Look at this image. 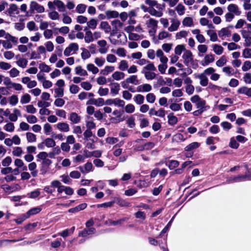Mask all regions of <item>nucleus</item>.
Returning <instances> with one entry per match:
<instances>
[{"label": "nucleus", "mask_w": 251, "mask_h": 251, "mask_svg": "<svg viewBox=\"0 0 251 251\" xmlns=\"http://www.w3.org/2000/svg\"><path fill=\"white\" fill-rule=\"evenodd\" d=\"M249 175L245 174L244 175H239L237 176H232L227 178L226 183L230 184L234 182H239L244 181L247 180L251 179Z\"/></svg>", "instance_id": "f257e3e1"}, {"label": "nucleus", "mask_w": 251, "mask_h": 251, "mask_svg": "<svg viewBox=\"0 0 251 251\" xmlns=\"http://www.w3.org/2000/svg\"><path fill=\"white\" fill-rule=\"evenodd\" d=\"M79 49L78 45L76 43H71L66 47L63 52L65 56H69L76 53Z\"/></svg>", "instance_id": "f03ea898"}, {"label": "nucleus", "mask_w": 251, "mask_h": 251, "mask_svg": "<svg viewBox=\"0 0 251 251\" xmlns=\"http://www.w3.org/2000/svg\"><path fill=\"white\" fill-rule=\"evenodd\" d=\"M30 11L32 13L36 11L38 13H42L45 12V8L43 6L39 4L37 1L32 0L29 3Z\"/></svg>", "instance_id": "7ed1b4c3"}, {"label": "nucleus", "mask_w": 251, "mask_h": 251, "mask_svg": "<svg viewBox=\"0 0 251 251\" xmlns=\"http://www.w3.org/2000/svg\"><path fill=\"white\" fill-rule=\"evenodd\" d=\"M200 146V143L197 142L191 143V144L186 146L185 148H184V150L185 151L188 152L187 154L186 155V157H189L192 156L193 152H191V151H193L194 150L198 148Z\"/></svg>", "instance_id": "20e7f679"}, {"label": "nucleus", "mask_w": 251, "mask_h": 251, "mask_svg": "<svg viewBox=\"0 0 251 251\" xmlns=\"http://www.w3.org/2000/svg\"><path fill=\"white\" fill-rule=\"evenodd\" d=\"M240 33L243 38L244 39L246 46L250 47L251 46V31L242 29L240 31Z\"/></svg>", "instance_id": "39448f33"}, {"label": "nucleus", "mask_w": 251, "mask_h": 251, "mask_svg": "<svg viewBox=\"0 0 251 251\" xmlns=\"http://www.w3.org/2000/svg\"><path fill=\"white\" fill-rule=\"evenodd\" d=\"M227 10L228 12L233 13L234 15L237 16H240L242 13L239 6L234 3L229 4L227 7Z\"/></svg>", "instance_id": "423d86ee"}, {"label": "nucleus", "mask_w": 251, "mask_h": 251, "mask_svg": "<svg viewBox=\"0 0 251 251\" xmlns=\"http://www.w3.org/2000/svg\"><path fill=\"white\" fill-rule=\"evenodd\" d=\"M78 169L83 174H86L93 171V166L91 162H87L83 166H80Z\"/></svg>", "instance_id": "0eeeda50"}, {"label": "nucleus", "mask_w": 251, "mask_h": 251, "mask_svg": "<svg viewBox=\"0 0 251 251\" xmlns=\"http://www.w3.org/2000/svg\"><path fill=\"white\" fill-rule=\"evenodd\" d=\"M7 14L10 17H15V15L19 13V8L15 3H11L6 10Z\"/></svg>", "instance_id": "6e6552de"}, {"label": "nucleus", "mask_w": 251, "mask_h": 251, "mask_svg": "<svg viewBox=\"0 0 251 251\" xmlns=\"http://www.w3.org/2000/svg\"><path fill=\"white\" fill-rule=\"evenodd\" d=\"M171 25L168 28V30L170 32H174L176 31L180 25V21L176 18H172L171 20Z\"/></svg>", "instance_id": "1a4fd4ad"}, {"label": "nucleus", "mask_w": 251, "mask_h": 251, "mask_svg": "<svg viewBox=\"0 0 251 251\" xmlns=\"http://www.w3.org/2000/svg\"><path fill=\"white\" fill-rule=\"evenodd\" d=\"M182 58L184 59V62L188 65L193 61V54L192 52L189 50H185L182 55Z\"/></svg>", "instance_id": "9d476101"}, {"label": "nucleus", "mask_w": 251, "mask_h": 251, "mask_svg": "<svg viewBox=\"0 0 251 251\" xmlns=\"http://www.w3.org/2000/svg\"><path fill=\"white\" fill-rule=\"evenodd\" d=\"M98 45L100 47L99 51L100 54H105L108 50V47H106L107 42L104 40H99L98 42Z\"/></svg>", "instance_id": "9b49d317"}, {"label": "nucleus", "mask_w": 251, "mask_h": 251, "mask_svg": "<svg viewBox=\"0 0 251 251\" xmlns=\"http://www.w3.org/2000/svg\"><path fill=\"white\" fill-rule=\"evenodd\" d=\"M151 86L147 83L143 84L137 86L136 91L140 93H148L151 90Z\"/></svg>", "instance_id": "f8f14e48"}, {"label": "nucleus", "mask_w": 251, "mask_h": 251, "mask_svg": "<svg viewBox=\"0 0 251 251\" xmlns=\"http://www.w3.org/2000/svg\"><path fill=\"white\" fill-rule=\"evenodd\" d=\"M55 126L61 132H67L70 130L69 124L65 122L58 123Z\"/></svg>", "instance_id": "ddd939ff"}, {"label": "nucleus", "mask_w": 251, "mask_h": 251, "mask_svg": "<svg viewBox=\"0 0 251 251\" xmlns=\"http://www.w3.org/2000/svg\"><path fill=\"white\" fill-rule=\"evenodd\" d=\"M104 103V100L102 98H99L98 99H90L87 102V104H94L97 106H101Z\"/></svg>", "instance_id": "4468645a"}, {"label": "nucleus", "mask_w": 251, "mask_h": 251, "mask_svg": "<svg viewBox=\"0 0 251 251\" xmlns=\"http://www.w3.org/2000/svg\"><path fill=\"white\" fill-rule=\"evenodd\" d=\"M231 35V31L226 27L222 28L218 31V35L222 39H224L226 37H228Z\"/></svg>", "instance_id": "2eb2a0df"}, {"label": "nucleus", "mask_w": 251, "mask_h": 251, "mask_svg": "<svg viewBox=\"0 0 251 251\" xmlns=\"http://www.w3.org/2000/svg\"><path fill=\"white\" fill-rule=\"evenodd\" d=\"M156 55L157 57L159 58L160 61L162 63H167L168 59L164 55V52L162 50L158 49L156 51Z\"/></svg>", "instance_id": "dca6fc26"}, {"label": "nucleus", "mask_w": 251, "mask_h": 251, "mask_svg": "<svg viewBox=\"0 0 251 251\" xmlns=\"http://www.w3.org/2000/svg\"><path fill=\"white\" fill-rule=\"evenodd\" d=\"M5 41L10 42L11 44L17 45L18 43V39L17 37L11 35L10 34L5 32V34L4 36Z\"/></svg>", "instance_id": "f3484780"}, {"label": "nucleus", "mask_w": 251, "mask_h": 251, "mask_svg": "<svg viewBox=\"0 0 251 251\" xmlns=\"http://www.w3.org/2000/svg\"><path fill=\"white\" fill-rule=\"evenodd\" d=\"M75 74L80 76H85L88 75V73L86 70L84 69L81 66H77L75 68Z\"/></svg>", "instance_id": "a211bd4d"}, {"label": "nucleus", "mask_w": 251, "mask_h": 251, "mask_svg": "<svg viewBox=\"0 0 251 251\" xmlns=\"http://www.w3.org/2000/svg\"><path fill=\"white\" fill-rule=\"evenodd\" d=\"M115 70V67L113 66H106L103 69L100 71V74L103 75H107L110 73L113 72Z\"/></svg>", "instance_id": "6ab92c4d"}, {"label": "nucleus", "mask_w": 251, "mask_h": 251, "mask_svg": "<svg viewBox=\"0 0 251 251\" xmlns=\"http://www.w3.org/2000/svg\"><path fill=\"white\" fill-rule=\"evenodd\" d=\"M196 77L200 79L201 85L205 86L208 84V78L204 74L197 75Z\"/></svg>", "instance_id": "aec40b11"}, {"label": "nucleus", "mask_w": 251, "mask_h": 251, "mask_svg": "<svg viewBox=\"0 0 251 251\" xmlns=\"http://www.w3.org/2000/svg\"><path fill=\"white\" fill-rule=\"evenodd\" d=\"M21 116V112L19 110L17 109H14L13 113H11L9 116V119L11 122H16L18 120V116Z\"/></svg>", "instance_id": "412c9836"}, {"label": "nucleus", "mask_w": 251, "mask_h": 251, "mask_svg": "<svg viewBox=\"0 0 251 251\" xmlns=\"http://www.w3.org/2000/svg\"><path fill=\"white\" fill-rule=\"evenodd\" d=\"M29 170L31 172V175L33 177H36L38 174V171L36 170L37 165L35 162H31L28 166Z\"/></svg>", "instance_id": "4be33fe9"}, {"label": "nucleus", "mask_w": 251, "mask_h": 251, "mask_svg": "<svg viewBox=\"0 0 251 251\" xmlns=\"http://www.w3.org/2000/svg\"><path fill=\"white\" fill-rule=\"evenodd\" d=\"M87 27H85L84 30L86 31L84 40L86 43H89L94 41L93 33L90 30H87Z\"/></svg>", "instance_id": "5701e85b"}, {"label": "nucleus", "mask_w": 251, "mask_h": 251, "mask_svg": "<svg viewBox=\"0 0 251 251\" xmlns=\"http://www.w3.org/2000/svg\"><path fill=\"white\" fill-rule=\"evenodd\" d=\"M111 25L115 31L120 30L123 26L124 24L119 20H115L112 21Z\"/></svg>", "instance_id": "b1692460"}, {"label": "nucleus", "mask_w": 251, "mask_h": 251, "mask_svg": "<svg viewBox=\"0 0 251 251\" xmlns=\"http://www.w3.org/2000/svg\"><path fill=\"white\" fill-rule=\"evenodd\" d=\"M115 202H116L119 206L121 207H128L130 205V202L120 198H115Z\"/></svg>", "instance_id": "393cba45"}, {"label": "nucleus", "mask_w": 251, "mask_h": 251, "mask_svg": "<svg viewBox=\"0 0 251 251\" xmlns=\"http://www.w3.org/2000/svg\"><path fill=\"white\" fill-rule=\"evenodd\" d=\"M105 16L107 19L116 18L119 16L118 12L115 10H107L105 12Z\"/></svg>", "instance_id": "a878e982"}, {"label": "nucleus", "mask_w": 251, "mask_h": 251, "mask_svg": "<svg viewBox=\"0 0 251 251\" xmlns=\"http://www.w3.org/2000/svg\"><path fill=\"white\" fill-rule=\"evenodd\" d=\"M86 126L87 129L92 130L96 127V124L93 122L92 118L90 117H87V120L86 121Z\"/></svg>", "instance_id": "bb28decb"}, {"label": "nucleus", "mask_w": 251, "mask_h": 251, "mask_svg": "<svg viewBox=\"0 0 251 251\" xmlns=\"http://www.w3.org/2000/svg\"><path fill=\"white\" fill-rule=\"evenodd\" d=\"M54 3L58 9L59 12L65 11V5L63 1L60 0H54Z\"/></svg>", "instance_id": "cd10ccee"}, {"label": "nucleus", "mask_w": 251, "mask_h": 251, "mask_svg": "<svg viewBox=\"0 0 251 251\" xmlns=\"http://www.w3.org/2000/svg\"><path fill=\"white\" fill-rule=\"evenodd\" d=\"M70 120L74 124H77L80 122L81 118L75 112L70 114Z\"/></svg>", "instance_id": "c85d7f7f"}, {"label": "nucleus", "mask_w": 251, "mask_h": 251, "mask_svg": "<svg viewBox=\"0 0 251 251\" xmlns=\"http://www.w3.org/2000/svg\"><path fill=\"white\" fill-rule=\"evenodd\" d=\"M182 24L184 26H192L194 25L193 20L191 17H186L183 19Z\"/></svg>", "instance_id": "c756f323"}, {"label": "nucleus", "mask_w": 251, "mask_h": 251, "mask_svg": "<svg viewBox=\"0 0 251 251\" xmlns=\"http://www.w3.org/2000/svg\"><path fill=\"white\" fill-rule=\"evenodd\" d=\"M215 59L214 55L212 54H207L204 58V63L202 64V65H207L209 63L214 62Z\"/></svg>", "instance_id": "7c9ffc66"}, {"label": "nucleus", "mask_w": 251, "mask_h": 251, "mask_svg": "<svg viewBox=\"0 0 251 251\" xmlns=\"http://www.w3.org/2000/svg\"><path fill=\"white\" fill-rule=\"evenodd\" d=\"M48 16L50 20L53 21L59 20L60 18L59 13L55 10H52L49 12Z\"/></svg>", "instance_id": "2f4dec72"}, {"label": "nucleus", "mask_w": 251, "mask_h": 251, "mask_svg": "<svg viewBox=\"0 0 251 251\" xmlns=\"http://www.w3.org/2000/svg\"><path fill=\"white\" fill-rule=\"evenodd\" d=\"M125 76V74L120 71H116L112 75V78L117 81L124 79Z\"/></svg>", "instance_id": "473e14b6"}, {"label": "nucleus", "mask_w": 251, "mask_h": 251, "mask_svg": "<svg viewBox=\"0 0 251 251\" xmlns=\"http://www.w3.org/2000/svg\"><path fill=\"white\" fill-rule=\"evenodd\" d=\"M100 28L103 30L105 33H109L111 29L108 22L106 21H103L100 23Z\"/></svg>", "instance_id": "72a5a7b5"}, {"label": "nucleus", "mask_w": 251, "mask_h": 251, "mask_svg": "<svg viewBox=\"0 0 251 251\" xmlns=\"http://www.w3.org/2000/svg\"><path fill=\"white\" fill-rule=\"evenodd\" d=\"M175 10L179 16L183 15L185 13V7L181 3H178L175 7Z\"/></svg>", "instance_id": "f704fd0d"}, {"label": "nucleus", "mask_w": 251, "mask_h": 251, "mask_svg": "<svg viewBox=\"0 0 251 251\" xmlns=\"http://www.w3.org/2000/svg\"><path fill=\"white\" fill-rule=\"evenodd\" d=\"M87 70L93 74H96L99 73V69L92 63H89L86 65Z\"/></svg>", "instance_id": "c9c22d12"}, {"label": "nucleus", "mask_w": 251, "mask_h": 251, "mask_svg": "<svg viewBox=\"0 0 251 251\" xmlns=\"http://www.w3.org/2000/svg\"><path fill=\"white\" fill-rule=\"evenodd\" d=\"M94 63L98 67H101L105 63V58L102 56L96 57L94 59Z\"/></svg>", "instance_id": "e433bc0d"}, {"label": "nucleus", "mask_w": 251, "mask_h": 251, "mask_svg": "<svg viewBox=\"0 0 251 251\" xmlns=\"http://www.w3.org/2000/svg\"><path fill=\"white\" fill-rule=\"evenodd\" d=\"M126 79V82H128L129 83L137 85L139 83V81L137 76L136 75H130L128 77H127Z\"/></svg>", "instance_id": "4c0bfd02"}, {"label": "nucleus", "mask_w": 251, "mask_h": 251, "mask_svg": "<svg viewBox=\"0 0 251 251\" xmlns=\"http://www.w3.org/2000/svg\"><path fill=\"white\" fill-rule=\"evenodd\" d=\"M207 34L210 37V40L212 42H216L218 40L217 33L214 30H208L206 31Z\"/></svg>", "instance_id": "58836bf2"}, {"label": "nucleus", "mask_w": 251, "mask_h": 251, "mask_svg": "<svg viewBox=\"0 0 251 251\" xmlns=\"http://www.w3.org/2000/svg\"><path fill=\"white\" fill-rule=\"evenodd\" d=\"M120 89V84L118 83H112L110 84L111 92L114 94L118 93Z\"/></svg>", "instance_id": "ea45409f"}, {"label": "nucleus", "mask_w": 251, "mask_h": 251, "mask_svg": "<svg viewBox=\"0 0 251 251\" xmlns=\"http://www.w3.org/2000/svg\"><path fill=\"white\" fill-rule=\"evenodd\" d=\"M82 52L81 53V57L83 60H86L91 57V53L90 51L84 48H81Z\"/></svg>", "instance_id": "a19ab883"}, {"label": "nucleus", "mask_w": 251, "mask_h": 251, "mask_svg": "<svg viewBox=\"0 0 251 251\" xmlns=\"http://www.w3.org/2000/svg\"><path fill=\"white\" fill-rule=\"evenodd\" d=\"M144 74L145 77L147 80H152L154 79L156 76V74L151 71H146L142 72Z\"/></svg>", "instance_id": "79ce46f5"}, {"label": "nucleus", "mask_w": 251, "mask_h": 251, "mask_svg": "<svg viewBox=\"0 0 251 251\" xmlns=\"http://www.w3.org/2000/svg\"><path fill=\"white\" fill-rule=\"evenodd\" d=\"M128 68V62L126 60H122L119 64L118 68L122 71L127 70Z\"/></svg>", "instance_id": "37998d69"}, {"label": "nucleus", "mask_w": 251, "mask_h": 251, "mask_svg": "<svg viewBox=\"0 0 251 251\" xmlns=\"http://www.w3.org/2000/svg\"><path fill=\"white\" fill-rule=\"evenodd\" d=\"M156 70V68L152 62H148L146 66L143 67L142 72L146 71H154Z\"/></svg>", "instance_id": "c03bdc74"}, {"label": "nucleus", "mask_w": 251, "mask_h": 251, "mask_svg": "<svg viewBox=\"0 0 251 251\" xmlns=\"http://www.w3.org/2000/svg\"><path fill=\"white\" fill-rule=\"evenodd\" d=\"M179 162L175 160H170L166 163V165L170 170H173L174 169L177 167L179 166Z\"/></svg>", "instance_id": "a18cd8bd"}, {"label": "nucleus", "mask_w": 251, "mask_h": 251, "mask_svg": "<svg viewBox=\"0 0 251 251\" xmlns=\"http://www.w3.org/2000/svg\"><path fill=\"white\" fill-rule=\"evenodd\" d=\"M213 51L217 55H221L224 51V48L220 45L214 44L213 45Z\"/></svg>", "instance_id": "49530a36"}, {"label": "nucleus", "mask_w": 251, "mask_h": 251, "mask_svg": "<svg viewBox=\"0 0 251 251\" xmlns=\"http://www.w3.org/2000/svg\"><path fill=\"white\" fill-rule=\"evenodd\" d=\"M12 153L13 155L16 157H20L23 154V151L21 147H16L13 148Z\"/></svg>", "instance_id": "de8ad7c7"}, {"label": "nucleus", "mask_w": 251, "mask_h": 251, "mask_svg": "<svg viewBox=\"0 0 251 251\" xmlns=\"http://www.w3.org/2000/svg\"><path fill=\"white\" fill-rule=\"evenodd\" d=\"M44 143L48 148H52L55 146L56 143L53 139L48 138L45 139Z\"/></svg>", "instance_id": "09e8293b"}, {"label": "nucleus", "mask_w": 251, "mask_h": 251, "mask_svg": "<svg viewBox=\"0 0 251 251\" xmlns=\"http://www.w3.org/2000/svg\"><path fill=\"white\" fill-rule=\"evenodd\" d=\"M188 32L186 30H181L177 32L175 35V38L176 40L181 39L182 38H185L188 36Z\"/></svg>", "instance_id": "8fccbe9b"}, {"label": "nucleus", "mask_w": 251, "mask_h": 251, "mask_svg": "<svg viewBox=\"0 0 251 251\" xmlns=\"http://www.w3.org/2000/svg\"><path fill=\"white\" fill-rule=\"evenodd\" d=\"M168 124L171 126L176 125L177 122V118L171 113L168 115Z\"/></svg>", "instance_id": "3c124183"}, {"label": "nucleus", "mask_w": 251, "mask_h": 251, "mask_svg": "<svg viewBox=\"0 0 251 251\" xmlns=\"http://www.w3.org/2000/svg\"><path fill=\"white\" fill-rule=\"evenodd\" d=\"M171 36V34L168 31L163 30L159 33L158 38L159 40H162L167 38H170Z\"/></svg>", "instance_id": "603ef678"}, {"label": "nucleus", "mask_w": 251, "mask_h": 251, "mask_svg": "<svg viewBox=\"0 0 251 251\" xmlns=\"http://www.w3.org/2000/svg\"><path fill=\"white\" fill-rule=\"evenodd\" d=\"M148 11L149 13L152 16H155L156 17H160L162 16L163 13L161 11H157L154 8H150Z\"/></svg>", "instance_id": "864d4df0"}, {"label": "nucleus", "mask_w": 251, "mask_h": 251, "mask_svg": "<svg viewBox=\"0 0 251 251\" xmlns=\"http://www.w3.org/2000/svg\"><path fill=\"white\" fill-rule=\"evenodd\" d=\"M86 7L84 4L80 3L76 6L75 10L79 14H83L85 12Z\"/></svg>", "instance_id": "5fc2aeb1"}, {"label": "nucleus", "mask_w": 251, "mask_h": 251, "mask_svg": "<svg viewBox=\"0 0 251 251\" xmlns=\"http://www.w3.org/2000/svg\"><path fill=\"white\" fill-rule=\"evenodd\" d=\"M227 62L226 57L225 56H222L216 62V65L219 67L224 66Z\"/></svg>", "instance_id": "6e6d98bb"}, {"label": "nucleus", "mask_w": 251, "mask_h": 251, "mask_svg": "<svg viewBox=\"0 0 251 251\" xmlns=\"http://www.w3.org/2000/svg\"><path fill=\"white\" fill-rule=\"evenodd\" d=\"M185 50H186V49L184 45H178L176 47L175 49V52L176 54L180 55L182 51H184Z\"/></svg>", "instance_id": "4d7b16f0"}, {"label": "nucleus", "mask_w": 251, "mask_h": 251, "mask_svg": "<svg viewBox=\"0 0 251 251\" xmlns=\"http://www.w3.org/2000/svg\"><path fill=\"white\" fill-rule=\"evenodd\" d=\"M41 210L42 209L40 207H36L30 209L27 213V215L30 217L32 215L39 213Z\"/></svg>", "instance_id": "13d9d810"}, {"label": "nucleus", "mask_w": 251, "mask_h": 251, "mask_svg": "<svg viewBox=\"0 0 251 251\" xmlns=\"http://www.w3.org/2000/svg\"><path fill=\"white\" fill-rule=\"evenodd\" d=\"M3 129L7 132H12L15 129L14 125L12 123H8L3 126Z\"/></svg>", "instance_id": "bf43d9fd"}, {"label": "nucleus", "mask_w": 251, "mask_h": 251, "mask_svg": "<svg viewBox=\"0 0 251 251\" xmlns=\"http://www.w3.org/2000/svg\"><path fill=\"white\" fill-rule=\"evenodd\" d=\"M26 139L28 142L33 143L36 141V135L31 132H27L26 134Z\"/></svg>", "instance_id": "052dcab7"}, {"label": "nucleus", "mask_w": 251, "mask_h": 251, "mask_svg": "<svg viewBox=\"0 0 251 251\" xmlns=\"http://www.w3.org/2000/svg\"><path fill=\"white\" fill-rule=\"evenodd\" d=\"M87 25L89 28L95 29L97 26V21L94 19H92L87 22Z\"/></svg>", "instance_id": "680f3d73"}, {"label": "nucleus", "mask_w": 251, "mask_h": 251, "mask_svg": "<svg viewBox=\"0 0 251 251\" xmlns=\"http://www.w3.org/2000/svg\"><path fill=\"white\" fill-rule=\"evenodd\" d=\"M16 64L19 67H21L23 68H25L26 67L27 64V60L25 58H20L17 62Z\"/></svg>", "instance_id": "e2e57ef3"}, {"label": "nucleus", "mask_w": 251, "mask_h": 251, "mask_svg": "<svg viewBox=\"0 0 251 251\" xmlns=\"http://www.w3.org/2000/svg\"><path fill=\"white\" fill-rule=\"evenodd\" d=\"M247 24V23L246 22V21L245 20L242 19H240L237 20V21L235 24V27L236 29H240V28H241L244 26V25H246Z\"/></svg>", "instance_id": "0e129e2a"}, {"label": "nucleus", "mask_w": 251, "mask_h": 251, "mask_svg": "<svg viewBox=\"0 0 251 251\" xmlns=\"http://www.w3.org/2000/svg\"><path fill=\"white\" fill-rule=\"evenodd\" d=\"M26 27L30 31H36L38 29L35 22L33 21H30L28 22L26 24Z\"/></svg>", "instance_id": "69168bd1"}, {"label": "nucleus", "mask_w": 251, "mask_h": 251, "mask_svg": "<svg viewBox=\"0 0 251 251\" xmlns=\"http://www.w3.org/2000/svg\"><path fill=\"white\" fill-rule=\"evenodd\" d=\"M223 72L228 76L233 75V69L230 66L224 67L222 69Z\"/></svg>", "instance_id": "338daca9"}, {"label": "nucleus", "mask_w": 251, "mask_h": 251, "mask_svg": "<svg viewBox=\"0 0 251 251\" xmlns=\"http://www.w3.org/2000/svg\"><path fill=\"white\" fill-rule=\"evenodd\" d=\"M45 47L47 51L51 52L53 50L54 46L53 44L51 41H47L45 43Z\"/></svg>", "instance_id": "774afa93"}]
</instances>
